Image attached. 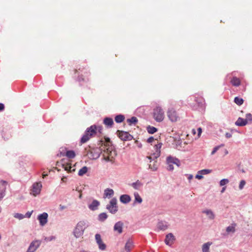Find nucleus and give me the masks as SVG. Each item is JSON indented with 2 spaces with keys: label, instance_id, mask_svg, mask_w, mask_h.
Masks as SVG:
<instances>
[{
  "label": "nucleus",
  "instance_id": "obj_1",
  "mask_svg": "<svg viewBox=\"0 0 252 252\" xmlns=\"http://www.w3.org/2000/svg\"><path fill=\"white\" fill-rule=\"evenodd\" d=\"M97 127L95 125H92L88 127L80 140V143L84 144L96 134Z\"/></svg>",
  "mask_w": 252,
  "mask_h": 252
},
{
  "label": "nucleus",
  "instance_id": "obj_2",
  "mask_svg": "<svg viewBox=\"0 0 252 252\" xmlns=\"http://www.w3.org/2000/svg\"><path fill=\"white\" fill-rule=\"evenodd\" d=\"M88 224L84 220L79 221L73 230V234L74 237L78 238L82 236L85 230L88 227Z\"/></svg>",
  "mask_w": 252,
  "mask_h": 252
},
{
  "label": "nucleus",
  "instance_id": "obj_3",
  "mask_svg": "<svg viewBox=\"0 0 252 252\" xmlns=\"http://www.w3.org/2000/svg\"><path fill=\"white\" fill-rule=\"evenodd\" d=\"M117 153L115 150H113L112 147H108L104 150L102 154L103 159L107 162L112 163L114 161V159L116 156Z\"/></svg>",
  "mask_w": 252,
  "mask_h": 252
},
{
  "label": "nucleus",
  "instance_id": "obj_4",
  "mask_svg": "<svg viewBox=\"0 0 252 252\" xmlns=\"http://www.w3.org/2000/svg\"><path fill=\"white\" fill-rule=\"evenodd\" d=\"M153 116L157 122H162L164 118V112L161 107L156 106L153 111Z\"/></svg>",
  "mask_w": 252,
  "mask_h": 252
},
{
  "label": "nucleus",
  "instance_id": "obj_5",
  "mask_svg": "<svg viewBox=\"0 0 252 252\" xmlns=\"http://www.w3.org/2000/svg\"><path fill=\"white\" fill-rule=\"evenodd\" d=\"M167 115L168 119L172 122H176L180 120V117L177 112L173 108H169Z\"/></svg>",
  "mask_w": 252,
  "mask_h": 252
},
{
  "label": "nucleus",
  "instance_id": "obj_6",
  "mask_svg": "<svg viewBox=\"0 0 252 252\" xmlns=\"http://www.w3.org/2000/svg\"><path fill=\"white\" fill-rule=\"evenodd\" d=\"M106 208L110 213L115 214L118 210L117 206V200L116 198H113L106 205Z\"/></svg>",
  "mask_w": 252,
  "mask_h": 252
},
{
  "label": "nucleus",
  "instance_id": "obj_7",
  "mask_svg": "<svg viewBox=\"0 0 252 252\" xmlns=\"http://www.w3.org/2000/svg\"><path fill=\"white\" fill-rule=\"evenodd\" d=\"M41 241L39 240H34L30 244L27 252H34L40 247L41 244Z\"/></svg>",
  "mask_w": 252,
  "mask_h": 252
},
{
  "label": "nucleus",
  "instance_id": "obj_8",
  "mask_svg": "<svg viewBox=\"0 0 252 252\" xmlns=\"http://www.w3.org/2000/svg\"><path fill=\"white\" fill-rule=\"evenodd\" d=\"M42 185L40 182L35 183L32 186L31 193L36 196L40 193Z\"/></svg>",
  "mask_w": 252,
  "mask_h": 252
},
{
  "label": "nucleus",
  "instance_id": "obj_9",
  "mask_svg": "<svg viewBox=\"0 0 252 252\" xmlns=\"http://www.w3.org/2000/svg\"><path fill=\"white\" fill-rule=\"evenodd\" d=\"M101 153V149L96 148L91 150L89 153V155L91 159H96L100 157Z\"/></svg>",
  "mask_w": 252,
  "mask_h": 252
},
{
  "label": "nucleus",
  "instance_id": "obj_10",
  "mask_svg": "<svg viewBox=\"0 0 252 252\" xmlns=\"http://www.w3.org/2000/svg\"><path fill=\"white\" fill-rule=\"evenodd\" d=\"M119 137L123 141H129L132 139L133 136L128 132L118 130Z\"/></svg>",
  "mask_w": 252,
  "mask_h": 252
},
{
  "label": "nucleus",
  "instance_id": "obj_11",
  "mask_svg": "<svg viewBox=\"0 0 252 252\" xmlns=\"http://www.w3.org/2000/svg\"><path fill=\"white\" fill-rule=\"evenodd\" d=\"M95 240L98 246L99 249L101 251H104L106 249V246L103 242L101 235L99 234H96L95 235Z\"/></svg>",
  "mask_w": 252,
  "mask_h": 252
},
{
  "label": "nucleus",
  "instance_id": "obj_12",
  "mask_svg": "<svg viewBox=\"0 0 252 252\" xmlns=\"http://www.w3.org/2000/svg\"><path fill=\"white\" fill-rule=\"evenodd\" d=\"M48 215L47 213L44 212L39 214L37 217V219L39 221L41 226H44L48 221Z\"/></svg>",
  "mask_w": 252,
  "mask_h": 252
},
{
  "label": "nucleus",
  "instance_id": "obj_13",
  "mask_svg": "<svg viewBox=\"0 0 252 252\" xmlns=\"http://www.w3.org/2000/svg\"><path fill=\"white\" fill-rule=\"evenodd\" d=\"M124 223L122 221L117 222L114 226V231L120 234L123 232Z\"/></svg>",
  "mask_w": 252,
  "mask_h": 252
},
{
  "label": "nucleus",
  "instance_id": "obj_14",
  "mask_svg": "<svg viewBox=\"0 0 252 252\" xmlns=\"http://www.w3.org/2000/svg\"><path fill=\"white\" fill-rule=\"evenodd\" d=\"M166 162L167 163H172V164H176L178 167L180 165V160L178 158L175 157H173L171 156L167 157Z\"/></svg>",
  "mask_w": 252,
  "mask_h": 252
},
{
  "label": "nucleus",
  "instance_id": "obj_15",
  "mask_svg": "<svg viewBox=\"0 0 252 252\" xmlns=\"http://www.w3.org/2000/svg\"><path fill=\"white\" fill-rule=\"evenodd\" d=\"M175 238L172 233H169L166 235L165 243L166 245L171 246L174 243Z\"/></svg>",
  "mask_w": 252,
  "mask_h": 252
},
{
  "label": "nucleus",
  "instance_id": "obj_16",
  "mask_svg": "<svg viewBox=\"0 0 252 252\" xmlns=\"http://www.w3.org/2000/svg\"><path fill=\"white\" fill-rule=\"evenodd\" d=\"M157 229L159 230L164 231L168 227V223L165 221H159L157 225Z\"/></svg>",
  "mask_w": 252,
  "mask_h": 252
},
{
  "label": "nucleus",
  "instance_id": "obj_17",
  "mask_svg": "<svg viewBox=\"0 0 252 252\" xmlns=\"http://www.w3.org/2000/svg\"><path fill=\"white\" fill-rule=\"evenodd\" d=\"M143 183L137 180L136 182L129 184V185L132 187L134 189L140 190L143 186Z\"/></svg>",
  "mask_w": 252,
  "mask_h": 252
},
{
  "label": "nucleus",
  "instance_id": "obj_18",
  "mask_svg": "<svg viewBox=\"0 0 252 252\" xmlns=\"http://www.w3.org/2000/svg\"><path fill=\"white\" fill-rule=\"evenodd\" d=\"M162 144L161 143H159L154 146V149L155 150V153L154 154V158H157L159 157L160 155V149L161 148Z\"/></svg>",
  "mask_w": 252,
  "mask_h": 252
},
{
  "label": "nucleus",
  "instance_id": "obj_19",
  "mask_svg": "<svg viewBox=\"0 0 252 252\" xmlns=\"http://www.w3.org/2000/svg\"><path fill=\"white\" fill-rule=\"evenodd\" d=\"M103 124L108 127H112L114 125V122L112 118L110 117H106L103 120Z\"/></svg>",
  "mask_w": 252,
  "mask_h": 252
},
{
  "label": "nucleus",
  "instance_id": "obj_20",
  "mask_svg": "<svg viewBox=\"0 0 252 252\" xmlns=\"http://www.w3.org/2000/svg\"><path fill=\"white\" fill-rule=\"evenodd\" d=\"M100 203L96 200H94L89 205V208L92 211H95L98 209V207L99 206Z\"/></svg>",
  "mask_w": 252,
  "mask_h": 252
},
{
  "label": "nucleus",
  "instance_id": "obj_21",
  "mask_svg": "<svg viewBox=\"0 0 252 252\" xmlns=\"http://www.w3.org/2000/svg\"><path fill=\"white\" fill-rule=\"evenodd\" d=\"M248 124L247 122V120L245 119H243L241 117H239L237 121H236L235 124L239 126H244L247 125Z\"/></svg>",
  "mask_w": 252,
  "mask_h": 252
},
{
  "label": "nucleus",
  "instance_id": "obj_22",
  "mask_svg": "<svg viewBox=\"0 0 252 252\" xmlns=\"http://www.w3.org/2000/svg\"><path fill=\"white\" fill-rule=\"evenodd\" d=\"M120 201L124 204H127L131 200L130 196L128 194H123L120 197Z\"/></svg>",
  "mask_w": 252,
  "mask_h": 252
},
{
  "label": "nucleus",
  "instance_id": "obj_23",
  "mask_svg": "<svg viewBox=\"0 0 252 252\" xmlns=\"http://www.w3.org/2000/svg\"><path fill=\"white\" fill-rule=\"evenodd\" d=\"M230 83L232 86L235 87H238L241 84V81L237 77L233 76L231 79Z\"/></svg>",
  "mask_w": 252,
  "mask_h": 252
},
{
  "label": "nucleus",
  "instance_id": "obj_24",
  "mask_svg": "<svg viewBox=\"0 0 252 252\" xmlns=\"http://www.w3.org/2000/svg\"><path fill=\"white\" fill-rule=\"evenodd\" d=\"M133 247V243L132 240L129 239L126 244L125 250L126 252H130L131 249Z\"/></svg>",
  "mask_w": 252,
  "mask_h": 252
},
{
  "label": "nucleus",
  "instance_id": "obj_25",
  "mask_svg": "<svg viewBox=\"0 0 252 252\" xmlns=\"http://www.w3.org/2000/svg\"><path fill=\"white\" fill-rule=\"evenodd\" d=\"M114 192L112 189L107 188L104 190V196L105 197L110 198L114 195Z\"/></svg>",
  "mask_w": 252,
  "mask_h": 252
},
{
  "label": "nucleus",
  "instance_id": "obj_26",
  "mask_svg": "<svg viewBox=\"0 0 252 252\" xmlns=\"http://www.w3.org/2000/svg\"><path fill=\"white\" fill-rule=\"evenodd\" d=\"M212 245V242H208L204 243L202 247V252H210V247Z\"/></svg>",
  "mask_w": 252,
  "mask_h": 252
},
{
  "label": "nucleus",
  "instance_id": "obj_27",
  "mask_svg": "<svg viewBox=\"0 0 252 252\" xmlns=\"http://www.w3.org/2000/svg\"><path fill=\"white\" fill-rule=\"evenodd\" d=\"M62 166L64 168V170L67 171L68 172H71L75 171V169L73 167H71L70 163H63Z\"/></svg>",
  "mask_w": 252,
  "mask_h": 252
},
{
  "label": "nucleus",
  "instance_id": "obj_28",
  "mask_svg": "<svg viewBox=\"0 0 252 252\" xmlns=\"http://www.w3.org/2000/svg\"><path fill=\"white\" fill-rule=\"evenodd\" d=\"M202 212L205 214L209 219L213 220L215 217L214 213L211 210H206L203 211Z\"/></svg>",
  "mask_w": 252,
  "mask_h": 252
},
{
  "label": "nucleus",
  "instance_id": "obj_29",
  "mask_svg": "<svg viewBox=\"0 0 252 252\" xmlns=\"http://www.w3.org/2000/svg\"><path fill=\"white\" fill-rule=\"evenodd\" d=\"M236 224L235 223H232L231 225L228 226L226 228V231L228 233H234L235 232V227Z\"/></svg>",
  "mask_w": 252,
  "mask_h": 252
},
{
  "label": "nucleus",
  "instance_id": "obj_30",
  "mask_svg": "<svg viewBox=\"0 0 252 252\" xmlns=\"http://www.w3.org/2000/svg\"><path fill=\"white\" fill-rule=\"evenodd\" d=\"M126 121L129 126L135 125L138 122V119L136 117L133 116L130 119H127Z\"/></svg>",
  "mask_w": 252,
  "mask_h": 252
},
{
  "label": "nucleus",
  "instance_id": "obj_31",
  "mask_svg": "<svg viewBox=\"0 0 252 252\" xmlns=\"http://www.w3.org/2000/svg\"><path fill=\"white\" fill-rule=\"evenodd\" d=\"M134 204H135L136 203L140 204L142 203V198L141 197V196L139 195V193L137 192H135L134 193Z\"/></svg>",
  "mask_w": 252,
  "mask_h": 252
},
{
  "label": "nucleus",
  "instance_id": "obj_32",
  "mask_svg": "<svg viewBox=\"0 0 252 252\" xmlns=\"http://www.w3.org/2000/svg\"><path fill=\"white\" fill-rule=\"evenodd\" d=\"M107 218L108 215L106 213H101L98 216V220L99 221L103 222L107 219Z\"/></svg>",
  "mask_w": 252,
  "mask_h": 252
},
{
  "label": "nucleus",
  "instance_id": "obj_33",
  "mask_svg": "<svg viewBox=\"0 0 252 252\" xmlns=\"http://www.w3.org/2000/svg\"><path fill=\"white\" fill-rule=\"evenodd\" d=\"M125 116L123 115L119 114L115 117V121L117 123H121L125 120Z\"/></svg>",
  "mask_w": 252,
  "mask_h": 252
},
{
  "label": "nucleus",
  "instance_id": "obj_34",
  "mask_svg": "<svg viewBox=\"0 0 252 252\" xmlns=\"http://www.w3.org/2000/svg\"><path fill=\"white\" fill-rule=\"evenodd\" d=\"M75 153L73 150L67 151L65 154V156L69 158H73L75 157Z\"/></svg>",
  "mask_w": 252,
  "mask_h": 252
},
{
  "label": "nucleus",
  "instance_id": "obj_35",
  "mask_svg": "<svg viewBox=\"0 0 252 252\" xmlns=\"http://www.w3.org/2000/svg\"><path fill=\"white\" fill-rule=\"evenodd\" d=\"M147 130L150 134H154L158 131V128L151 126H147Z\"/></svg>",
  "mask_w": 252,
  "mask_h": 252
},
{
  "label": "nucleus",
  "instance_id": "obj_36",
  "mask_svg": "<svg viewBox=\"0 0 252 252\" xmlns=\"http://www.w3.org/2000/svg\"><path fill=\"white\" fill-rule=\"evenodd\" d=\"M88 171V167L87 166H84L81 168L78 172V175L80 176H83Z\"/></svg>",
  "mask_w": 252,
  "mask_h": 252
},
{
  "label": "nucleus",
  "instance_id": "obj_37",
  "mask_svg": "<svg viewBox=\"0 0 252 252\" xmlns=\"http://www.w3.org/2000/svg\"><path fill=\"white\" fill-rule=\"evenodd\" d=\"M234 101L238 105H241L244 102L243 99L239 97H235Z\"/></svg>",
  "mask_w": 252,
  "mask_h": 252
},
{
  "label": "nucleus",
  "instance_id": "obj_38",
  "mask_svg": "<svg viewBox=\"0 0 252 252\" xmlns=\"http://www.w3.org/2000/svg\"><path fill=\"white\" fill-rule=\"evenodd\" d=\"M83 75L81 74L79 75L78 78V81L80 83V85H83L84 82H86L88 81V79L83 78Z\"/></svg>",
  "mask_w": 252,
  "mask_h": 252
},
{
  "label": "nucleus",
  "instance_id": "obj_39",
  "mask_svg": "<svg viewBox=\"0 0 252 252\" xmlns=\"http://www.w3.org/2000/svg\"><path fill=\"white\" fill-rule=\"evenodd\" d=\"M158 164L157 161H154L153 165L151 164H149V168L151 169L152 171H156L158 169Z\"/></svg>",
  "mask_w": 252,
  "mask_h": 252
},
{
  "label": "nucleus",
  "instance_id": "obj_40",
  "mask_svg": "<svg viewBox=\"0 0 252 252\" xmlns=\"http://www.w3.org/2000/svg\"><path fill=\"white\" fill-rule=\"evenodd\" d=\"M211 172V170L203 169L198 171V173L201 175H206Z\"/></svg>",
  "mask_w": 252,
  "mask_h": 252
},
{
  "label": "nucleus",
  "instance_id": "obj_41",
  "mask_svg": "<svg viewBox=\"0 0 252 252\" xmlns=\"http://www.w3.org/2000/svg\"><path fill=\"white\" fill-rule=\"evenodd\" d=\"M56 239V237L55 236H51L50 237H45L44 240L46 242H50L55 240Z\"/></svg>",
  "mask_w": 252,
  "mask_h": 252
},
{
  "label": "nucleus",
  "instance_id": "obj_42",
  "mask_svg": "<svg viewBox=\"0 0 252 252\" xmlns=\"http://www.w3.org/2000/svg\"><path fill=\"white\" fill-rule=\"evenodd\" d=\"M229 183V180L227 179H223L220 181V186H223Z\"/></svg>",
  "mask_w": 252,
  "mask_h": 252
},
{
  "label": "nucleus",
  "instance_id": "obj_43",
  "mask_svg": "<svg viewBox=\"0 0 252 252\" xmlns=\"http://www.w3.org/2000/svg\"><path fill=\"white\" fill-rule=\"evenodd\" d=\"M14 217L15 218H17L19 220H22L25 218V216L24 215L20 213H15L14 215Z\"/></svg>",
  "mask_w": 252,
  "mask_h": 252
},
{
  "label": "nucleus",
  "instance_id": "obj_44",
  "mask_svg": "<svg viewBox=\"0 0 252 252\" xmlns=\"http://www.w3.org/2000/svg\"><path fill=\"white\" fill-rule=\"evenodd\" d=\"M246 120H247V122L251 123L252 122V115L251 113H248L246 115Z\"/></svg>",
  "mask_w": 252,
  "mask_h": 252
},
{
  "label": "nucleus",
  "instance_id": "obj_45",
  "mask_svg": "<svg viewBox=\"0 0 252 252\" xmlns=\"http://www.w3.org/2000/svg\"><path fill=\"white\" fill-rule=\"evenodd\" d=\"M245 185H246L245 181L244 180H241L240 181V183L239 185V189L240 190L244 188V187Z\"/></svg>",
  "mask_w": 252,
  "mask_h": 252
},
{
  "label": "nucleus",
  "instance_id": "obj_46",
  "mask_svg": "<svg viewBox=\"0 0 252 252\" xmlns=\"http://www.w3.org/2000/svg\"><path fill=\"white\" fill-rule=\"evenodd\" d=\"M220 147V146L215 147L211 152V155H213L214 154H215L217 152V151L219 149Z\"/></svg>",
  "mask_w": 252,
  "mask_h": 252
},
{
  "label": "nucleus",
  "instance_id": "obj_47",
  "mask_svg": "<svg viewBox=\"0 0 252 252\" xmlns=\"http://www.w3.org/2000/svg\"><path fill=\"white\" fill-rule=\"evenodd\" d=\"M168 166L167 169L169 171H172L174 169V166L172 163H167Z\"/></svg>",
  "mask_w": 252,
  "mask_h": 252
},
{
  "label": "nucleus",
  "instance_id": "obj_48",
  "mask_svg": "<svg viewBox=\"0 0 252 252\" xmlns=\"http://www.w3.org/2000/svg\"><path fill=\"white\" fill-rule=\"evenodd\" d=\"M32 213V211L27 212L25 215H24L25 218H30L31 217Z\"/></svg>",
  "mask_w": 252,
  "mask_h": 252
},
{
  "label": "nucleus",
  "instance_id": "obj_49",
  "mask_svg": "<svg viewBox=\"0 0 252 252\" xmlns=\"http://www.w3.org/2000/svg\"><path fill=\"white\" fill-rule=\"evenodd\" d=\"M1 183V186H4V188L5 189L6 188V186L7 184V182L5 181H1L0 182Z\"/></svg>",
  "mask_w": 252,
  "mask_h": 252
},
{
  "label": "nucleus",
  "instance_id": "obj_50",
  "mask_svg": "<svg viewBox=\"0 0 252 252\" xmlns=\"http://www.w3.org/2000/svg\"><path fill=\"white\" fill-rule=\"evenodd\" d=\"M154 140V138L153 136L150 137L147 140L148 143H152Z\"/></svg>",
  "mask_w": 252,
  "mask_h": 252
},
{
  "label": "nucleus",
  "instance_id": "obj_51",
  "mask_svg": "<svg viewBox=\"0 0 252 252\" xmlns=\"http://www.w3.org/2000/svg\"><path fill=\"white\" fill-rule=\"evenodd\" d=\"M203 176L201 174H200L198 173V174L195 176V178L197 179H201L203 178Z\"/></svg>",
  "mask_w": 252,
  "mask_h": 252
},
{
  "label": "nucleus",
  "instance_id": "obj_52",
  "mask_svg": "<svg viewBox=\"0 0 252 252\" xmlns=\"http://www.w3.org/2000/svg\"><path fill=\"white\" fill-rule=\"evenodd\" d=\"M66 208V207L65 206L62 205L61 204L60 205V206H59V209H60V211H63Z\"/></svg>",
  "mask_w": 252,
  "mask_h": 252
},
{
  "label": "nucleus",
  "instance_id": "obj_53",
  "mask_svg": "<svg viewBox=\"0 0 252 252\" xmlns=\"http://www.w3.org/2000/svg\"><path fill=\"white\" fill-rule=\"evenodd\" d=\"M4 109V105L3 103H0V112L3 111Z\"/></svg>",
  "mask_w": 252,
  "mask_h": 252
},
{
  "label": "nucleus",
  "instance_id": "obj_54",
  "mask_svg": "<svg viewBox=\"0 0 252 252\" xmlns=\"http://www.w3.org/2000/svg\"><path fill=\"white\" fill-rule=\"evenodd\" d=\"M225 137L227 138H229L232 137V134L231 133L226 132L225 133Z\"/></svg>",
  "mask_w": 252,
  "mask_h": 252
},
{
  "label": "nucleus",
  "instance_id": "obj_55",
  "mask_svg": "<svg viewBox=\"0 0 252 252\" xmlns=\"http://www.w3.org/2000/svg\"><path fill=\"white\" fill-rule=\"evenodd\" d=\"M197 131H198V135H199L201 134V132H202V129H201V128L199 127V128L197 129Z\"/></svg>",
  "mask_w": 252,
  "mask_h": 252
},
{
  "label": "nucleus",
  "instance_id": "obj_56",
  "mask_svg": "<svg viewBox=\"0 0 252 252\" xmlns=\"http://www.w3.org/2000/svg\"><path fill=\"white\" fill-rule=\"evenodd\" d=\"M4 193L1 192L0 193V200L4 197Z\"/></svg>",
  "mask_w": 252,
  "mask_h": 252
},
{
  "label": "nucleus",
  "instance_id": "obj_57",
  "mask_svg": "<svg viewBox=\"0 0 252 252\" xmlns=\"http://www.w3.org/2000/svg\"><path fill=\"white\" fill-rule=\"evenodd\" d=\"M188 178L189 180L192 179L193 178V176L191 174L188 175Z\"/></svg>",
  "mask_w": 252,
  "mask_h": 252
},
{
  "label": "nucleus",
  "instance_id": "obj_58",
  "mask_svg": "<svg viewBox=\"0 0 252 252\" xmlns=\"http://www.w3.org/2000/svg\"><path fill=\"white\" fill-rule=\"evenodd\" d=\"M226 189V187H223L221 189V192H223L224 191V190H225Z\"/></svg>",
  "mask_w": 252,
  "mask_h": 252
},
{
  "label": "nucleus",
  "instance_id": "obj_59",
  "mask_svg": "<svg viewBox=\"0 0 252 252\" xmlns=\"http://www.w3.org/2000/svg\"><path fill=\"white\" fill-rule=\"evenodd\" d=\"M232 75H233V73H232L231 74H227L226 77L228 78V77H229V76H231Z\"/></svg>",
  "mask_w": 252,
  "mask_h": 252
},
{
  "label": "nucleus",
  "instance_id": "obj_60",
  "mask_svg": "<svg viewBox=\"0 0 252 252\" xmlns=\"http://www.w3.org/2000/svg\"><path fill=\"white\" fill-rule=\"evenodd\" d=\"M228 151L227 150H225V154L227 155V154H228Z\"/></svg>",
  "mask_w": 252,
  "mask_h": 252
},
{
  "label": "nucleus",
  "instance_id": "obj_61",
  "mask_svg": "<svg viewBox=\"0 0 252 252\" xmlns=\"http://www.w3.org/2000/svg\"><path fill=\"white\" fill-rule=\"evenodd\" d=\"M149 158L151 159L152 158V157H150Z\"/></svg>",
  "mask_w": 252,
  "mask_h": 252
}]
</instances>
